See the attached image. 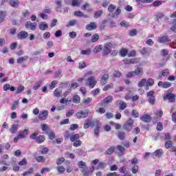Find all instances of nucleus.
Returning <instances> with one entry per match:
<instances>
[{"label": "nucleus", "instance_id": "obj_13", "mask_svg": "<svg viewBox=\"0 0 176 176\" xmlns=\"http://www.w3.org/2000/svg\"><path fill=\"white\" fill-rule=\"evenodd\" d=\"M88 115H89L88 111H80L76 113V116L78 119H80V118H87Z\"/></svg>", "mask_w": 176, "mask_h": 176}, {"label": "nucleus", "instance_id": "obj_36", "mask_svg": "<svg viewBox=\"0 0 176 176\" xmlns=\"http://www.w3.org/2000/svg\"><path fill=\"white\" fill-rule=\"evenodd\" d=\"M144 85H146V79H142L138 84V87H143Z\"/></svg>", "mask_w": 176, "mask_h": 176}, {"label": "nucleus", "instance_id": "obj_24", "mask_svg": "<svg viewBox=\"0 0 176 176\" xmlns=\"http://www.w3.org/2000/svg\"><path fill=\"white\" fill-rule=\"evenodd\" d=\"M101 50H102V45H99L96 46L93 52L94 53H100V52H101Z\"/></svg>", "mask_w": 176, "mask_h": 176}, {"label": "nucleus", "instance_id": "obj_21", "mask_svg": "<svg viewBox=\"0 0 176 176\" xmlns=\"http://www.w3.org/2000/svg\"><path fill=\"white\" fill-rule=\"evenodd\" d=\"M48 27L49 25H47V23H46L45 22H41L39 25V28L42 31H45V30H47Z\"/></svg>", "mask_w": 176, "mask_h": 176}, {"label": "nucleus", "instance_id": "obj_59", "mask_svg": "<svg viewBox=\"0 0 176 176\" xmlns=\"http://www.w3.org/2000/svg\"><path fill=\"white\" fill-rule=\"evenodd\" d=\"M27 164V159L23 158L21 162H19V166H25Z\"/></svg>", "mask_w": 176, "mask_h": 176}, {"label": "nucleus", "instance_id": "obj_27", "mask_svg": "<svg viewBox=\"0 0 176 176\" xmlns=\"http://www.w3.org/2000/svg\"><path fill=\"white\" fill-rule=\"evenodd\" d=\"M156 20H157V21H159V20L163 19V17H164V14H163L162 12H157L155 15Z\"/></svg>", "mask_w": 176, "mask_h": 176}, {"label": "nucleus", "instance_id": "obj_60", "mask_svg": "<svg viewBox=\"0 0 176 176\" xmlns=\"http://www.w3.org/2000/svg\"><path fill=\"white\" fill-rule=\"evenodd\" d=\"M100 36H98V34H94L92 36V42H97Z\"/></svg>", "mask_w": 176, "mask_h": 176}, {"label": "nucleus", "instance_id": "obj_38", "mask_svg": "<svg viewBox=\"0 0 176 176\" xmlns=\"http://www.w3.org/2000/svg\"><path fill=\"white\" fill-rule=\"evenodd\" d=\"M82 3V0H73L72 2V6H79Z\"/></svg>", "mask_w": 176, "mask_h": 176}, {"label": "nucleus", "instance_id": "obj_45", "mask_svg": "<svg viewBox=\"0 0 176 176\" xmlns=\"http://www.w3.org/2000/svg\"><path fill=\"white\" fill-rule=\"evenodd\" d=\"M107 164L104 162H100L98 164V167L96 168V170H100V168H104Z\"/></svg>", "mask_w": 176, "mask_h": 176}, {"label": "nucleus", "instance_id": "obj_49", "mask_svg": "<svg viewBox=\"0 0 176 176\" xmlns=\"http://www.w3.org/2000/svg\"><path fill=\"white\" fill-rule=\"evenodd\" d=\"M120 13H122V10H120V8H118L116 12L113 13L112 16L113 17H115L116 16H119Z\"/></svg>", "mask_w": 176, "mask_h": 176}, {"label": "nucleus", "instance_id": "obj_34", "mask_svg": "<svg viewBox=\"0 0 176 176\" xmlns=\"http://www.w3.org/2000/svg\"><path fill=\"white\" fill-rule=\"evenodd\" d=\"M113 100V97L109 96L104 99L103 104H109V102H111Z\"/></svg>", "mask_w": 176, "mask_h": 176}, {"label": "nucleus", "instance_id": "obj_26", "mask_svg": "<svg viewBox=\"0 0 176 176\" xmlns=\"http://www.w3.org/2000/svg\"><path fill=\"white\" fill-rule=\"evenodd\" d=\"M155 85V81L152 78H148L146 80V86L148 87V86H153Z\"/></svg>", "mask_w": 176, "mask_h": 176}, {"label": "nucleus", "instance_id": "obj_44", "mask_svg": "<svg viewBox=\"0 0 176 176\" xmlns=\"http://www.w3.org/2000/svg\"><path fill=\"white\" fill-rule=\"evenodd\" d=\"M10 6H12V8H16L19 5V1L14 0V1H10Z\"/></svg>", "mask_w": 176, "mask_h": 176}, {"label": "nucleus", "instance_id": "obj_9", "mask_svg": "<svg viewBox=\"0 0 176 176\" xmlns=\"http://www.w3.org/2000/svg\"><path fill=\"white\" fill-rule=\"evenodd\" d=\"M28 134H30V130L25 129L23 131H20L18 135H19V138L23 139L25 138Z\"/></svg>", "mask_w": 176, "mask_h": 176}, {"label": "nucleus", "instance_id": "obj_37", "mask_svg": "<svg viewBox=\"0 0 176 176\" xmlns=\"http://www.w3.org/2000/svg\"><path fill=\"white\" fill-rule=\"evenodd\" d=\"M120 104V109H121L122 111H123V109H126L127 104H126V102H123V101H120L119 102Z\"/></svg>", "mask_w": 176, "mask_h": 176}, {"label": "nucleus", "instance_id": "obj_28", "mask_svg": "<svg viewBox=\"0 0 176 176\" xmlns=\"http://www.w3.org/2000/svg\"><path fill=\"white\" fill-rule=\"evenodd\" d=\"M127 53H129V51L127 50V49L122 48L120 51V54L121 57H126V56L127 55Z\"/></svg>", "mask_w": 176, "mask_h": 176}, {"label": "nucleus", "instance_id": "obj_51", "mask_svg": "<svg viewBox=\"0 0 176 176\" xmlns=\"http://www.w3.org/2000/svg\"><path fill=\"white\" fill-rule=\"evenodd\" d=\"M21 91H24V86H23V85H20L19 87H18L16 94H20V93H21Z\"/></svg>", "mask_w": 176, "mask_h": 176}, {"label": "nucleus", "instance_id": "obj_20", "mask_svg": "<svg viewBox=\"0 0 176 176\" xmlns=\"http://www.w3.org/2000/svg\"><path fill=\"white\" fill-rule=\"evenodd\" d=\"M168 75H170V71L168 69H164L162 72L161 75L160 74L158 79H162V76H168Z\"/></svg>", "mask_w": 176, "mask_h": 176}, {"label": "nucleus", "instance_id": "obj_41", "mask_svg": "<svg viewBox=\"0 0 176 176\" xmlns=\"http://www.w3.org/2000/svg\"><path fill=\"white\" fill-rule=\"evenodd\" d=\"M18 107H19V100H15L11 107L12 111H14V109H16Z\"/></svg>", "mask_w": 176, "mask_h": 176}, {"label": "nucleus", "instance_id": "obj_50", "mask_svg": "<svg viewBox=\"0 0 176 176\" xmlns=\"http://www.w3.org/2000/svg\"><path fill=\"white\" fill-rule=\"evenodd\" d=\"M93 75H94V73L93 72V71H89L85 74L84 78H89V76L91 77L93 76Z\"/></svg>", "mask_w": 176, "mask_h": 176}, {"label": "nucleus", "instance_id": "obj_64", "mask_svg": "<svg viewBox=\"0 0 176 176\" xmlns=\"http://www.w3.org/2000/svg\"><path fill=\"white\" fill-rule=\"evenodd\" d=\"M91 94H92V95H94V96H97V94H100V89H95V90H93L92 91H91Z\"/></svg>", "mask_w": 176, "mask_h": 176}, {"label": "nucleus", "instance_id": "obj_6", "mask_svg": "<svg viewBox=\"0 0 176 176\" xmlns=\"http://www.w3.org/2000/svg\"><path fill=\"white\" fill-rule=\"evenodd\" d=\"M96 124L91 122V119L90 118H87V120H85V122H84V129H89V127H94V125Z\"/></svg>", "mask_w": 176, "mask_h": 176}, {"label": "nucleus", "instance_id": "obj_53", "mask_svg": "<svg viewBox=\"0 0 176 176\" xmlns=\"http://www.w3.org/2000/svg\"><path fill=\"white\" fill-rule=\"evenodd\" d=\"M92 100L93 99L91 98H87L86 99H84L83 103L86 104V105H89V104H90V102H91Z\"/></svg>", "mask_w": 176, "mask_h": 176}, {"label": "nucleus", "instance_id": "obj_1", "mask_svg": "<svg viewBox=\"0 0 176 176\" xmlns=\"http://www.w3.org/2000/svg\"><path fill=\"white\" fill-rule=\"evenodd\" d=\"M144 74V70L142 68L138 67L134 72H129L126 74V78H133V76H138Z\"/></svg>", "mask_w": 176, "mask_h": 176}, {"label": "nucleus", "instance_id": "obj_62", "mask_svg": "<svg viewBox=\"0 0 176 176\" xmlns=\"http://www.w3.org/2000/svg\"><path fill=\"white\" fill-rule=\"evenodd\" d=\"M126 135L124 134V132H120L118 133V138L120 140H123L124 138H125Z\"/></svg>", "mask_w": 176, "mask_h": 176}, {"label": "nucleus", "instance_id": "obj_25", "mask_svg": "<svg viewBox=\"0 0 176 176\" xmlns=\"http://www.w3.org/2000/svg\"><path fill=\"white\" fill-rule=\"evenodd\" d=\"M6 12L5 11H0V24L5 20Z\"/></svg>", "mask_w": 176, "mask_h": 176}, {"label": "nucleus", "instance_id": "obj_19", "mask_svg": "<svg viewBox=\"0 0 176 176\" xmlns=\"http://www.w3.org/2000/svg\"><path fill=\"white\" fill-rule=\"evenodd\" d=\"M97 25L94 22H91L90 24L87 25L86 28L88 31H91V30H96Z\"/></svg>", "mask_w": 176, "mask_h": 176}, {"label": "nucleus", "instance_id": "obj_18", "mask_svg": "<svg viewBox=\"0 0 176 176\" xmlns=\"http://www.w3.org/2000/svg\"><path fill=\"white\" fill-rule=\"evenodd\" d=\"M124 64H136V63H138V59H126L124 60Z\"/></svg>", "mask_w": 176, "mask_h": 176}, {"label": "nucleus", "instance_id": "obj_8", "mask_svg": "<svg viewBox=\"0 0 176 176\" xmlns=\"http://www.w3.org/2000/svg\"><path fill=\"white\" fill-rule=\"evenodd\" d=\"M164 100H168L170 102L175 101V95L174 94H168L164 96Z\"/></svg>", "mask_w": 176, "mask_h": 176}, {"label": "nucleus", "instance_id": "obj_43", "mask_svg": "<svg viewBox=\"0 0 176 176\" xmlns=\"http://www.w3.org/2000/svg\"><path fill=\"white\" fill-rule=\"evenodd\" d=\"M41 86H42V81H38L35 83L33 89H34V90H38L39 89V87H41Z\"/></svg>", "mask_w": 176, "mask_h": 176}, {"label": "nucleus", "instance_id": "obj_4", "mask_svg": "<svg viewBox=\"0 0 176 176\" xmlns=\"http://www.w3.org/2000/svg\"><path fill=\"white\" fill-rule=\"evenodd\" d=\"M94 123H95L94 126H96V128L94 129L95 135L98 137L100 129H101V122H100V120H96L94 122Z\"/></svg>", "mask_w": 176, "mask_h": 176}, {"label": "nucleus", "instance_id": "obj_2", "mask_svg": "<svg viewBox=\"0 0 176 176\" xmlns=\"http://www.w3.org/2000/svg\"><path fill=\"white\" fill-rule=\"evenodd\" d=\"M86 86H89L91 89H94V86L97 85V80L94 76H91L86 80Z\"/></svg>", "mask_w": 176, "mask_h": 176}, {"label": "nucleus", "instance_id": "obj_46", "mask_svg": "<svg viewBox=\"0 0 176 176\" xmlns=\"http://www.w3.org/2000/svg\"><path fill=\"white\" fill-rule=\"evenodd\" d=\"M54 97H60V96H61V91L58 89H56L54 91Z\"/></svg>", "mask_w": 176, "mask_h": 176}, {"label": "nucleus", "instance_id": "obj_39", "mask_svg": "<svg viewBox=\"0 0 176 176\" xmlns=\"http://www.w3.org/2000/svg\"><path fill=\"white\" fill-rule=\"evenodd\" d=\"M113 88V83H111L109 85H107L103 88V91H107V90H109V89Z\"/></svg>", "mask_w": 176, "mask_h": 176}, {"label": "nucleus", "instance_id": "obj_63", "mask_svg": "<svg viewBox=\"0 0 176 176\" xmlns=\"http://www.w3.org/2000/svg\"><path fill=\"white\" fill-rule=\"evenodd\" d=\"M161 54L162 56H168V50L166 49L162 50L161 51Z\"/></svg>", "mask_w": 176, "mask_h": 176}, {"label": "nucleus", "instance_id": "obj_22", "mask_svg": "<svg viewBox=\"0 0 176 176\" xmlns=\"http://www.w3.org/2000/svg\"><path fill=\"white\" fill-rule=\"evenodd\" d=\"M74 16H76V17H85V19L87 18V16L84 15L83 12H82L80 11L74 12Z\"/></svg>", "mask_w": 176, "mask_h": 176}, {"label": "nucleus", "instance_id": "obj_17", "mask_svg": "<svg viewBox=\"0 0 176 176\" xmlns=\"http://www.w3.org/2000/svg\"><path fill=\"white\" fill-rule=\"evenodd\" d=\"M151 116H149L148 114H144L141 118V120H142V122H146V123L151 122Z\"/></svg>", "mask_w": 176, "mask_h": 176}, {"label": "nucleus", "instance_id": "obj_33", "mask_svg": "<svg viewBox=\"0 0 176 176\" xmlns=\"http://www.w3.org/2000/svg\"><path fill=\"white\" fill-rule=\"evenodd\" d=\"M109 78V76L108 74H104L102 77L101 82L103 83V85H105L107 83V80Z\"/></svg>", "mask_w": 176, "mask_h": 176}, {"label": "nucleus", "instance_id": "obj_57", "mask_svg": "<svg viewBox=\"0 0 176 176\" xmlns=\"http://www.w3.org/2000/svg\"><path fill=\"white\" fill-rule=\"evenodd\" d=\"M47 134L50 140H54V137L56 136V135L54 134V132L50 131Z\"/></svg>", "mask_w": 176, "mask_h": 176}, {"label": "nucleus", "instance_id": "obj_40", "mask_svg": "<svg viewBox=\"0 0 176 176\" xmlns=\"http://www.w3.org/2000/svg\"><path fill=\"white\" fill-rule=\"evenodd\" d=\"M36 162H38V163H45V157H43V156H38L36 158Z\"/></svg>", "mask_w": 176, "mask_h": 176}, {"label": "nucleus", "instance_id": "obj_47", "mask_svg": "<svg viewBox=\"0 0 176 176\" xmlns=\"http://www.w3.org/2000/svg\"><path fill=\"white\" fill-rule=\"evenodd\" d=\"M115 9H116V6L111 4L109 8H108V10L109 12H110L111 13H112V12H115Z\"/></svg>", "mask_w": 176, "mask_h": 176}, {"label": "nucleus", "instance_id": "obj_54", "mask_svg": "<svg viewBox=\"0 0 176 176\" xmlns=\"http://www.w3.org/2000/svg\"><path fill=\"white\" fill-rule=\"evenodd\" d=\"M86 67H87L86 63H85V62L79 63L78 68H80V69H83V68H86Z\"/></svg>", "mask_w": 176, "mask_h": 176}, {"label": "nucleus", "instance_id": "obj_30", "mask_svg": "<svg viewBox=\"0 0 176 176\" xmlns=\"http://www.w3.org/2000/svg\"><path fill=\"white\" fill-rule=\"evenodd\" d=\"M78 140H79V135L78 134L72 135L70 136V141H72V142H74L75 141H78Z\"/></svg>", "mask_w": 176, "mask_h": 176}, {"label": "nucleus", "instance_id": "obj_55", "mask_svg": "<svg viewBox=\"0 0 176 176\" xmlns=\"http://www.w3.org/2000/svg\"><path fill=\"white\" fill-rule=\"evenodd\" d=\"M157 118H162L163 116V111L162 110H157L155 113Z\"/></svg>", "mask_w": 176, "mask_h": 176}, {"label": "nucleus", "instance_id": "obj_52", "mask_svg": "<svg viewBox=\"0 0 176 176\" xmlns=\"http://www.w3.org/2000/svg\"><path fill=\"white\" fill-rule=\"evenodd\" d=\"M131 171L133 174H137V173H138V166H133V168H131Z\"/></svg>", "mask_w": 176, "mask_h": 176}, {"label": "nucleus", "instance_id": "obj_58", "mask_svg": "<svg viewBox=\"0 0 176 176\" xmlns=\"http://www.w3.org/2000/svg\"><path fill=\"white\" fill-rule=\"evenodd\" d=\"M57 170L58 173H60V174H63V173L65 171V168H64L63 166H60L57 168Z\"/></svg>", "mask_w": 176, "mask_h": 176}, {"label": "nucleus", "instance_id": "obj_10", "mask_svg": "<svg viewBox=\"0 0 176 176\" xmlns=\"http://www.w3.org/2000/svg\"><path fill=\"white\" fill-rule=\"evenodd\" d=\"M158 86L159 87H162V89H168V87H170L171 86V83H170L169 82H162L160 81L158 82Z\"/></svg>", "mask_w": 176, "mask_h": 176}, {"label": "nucleus", "instance_id": "obj_23", "mask_svg": "<svg viewBox=\"0 0 176 176\" xmlns=\"http://www.w3.org/2000/svg\"><path fill=\"white\" fill-rule=\"evenodd\" d=\"M27 60H28V56H21L17 59V63L21 64V63H24V61H27Z\"/></svg>", "mask_w": 176, "mask_h": 176}, {"label": "nucleus", "instance_id": "obj_11", "mask_svg": "<svg viewBox=\"0 0 176 176\" xmlns=\"http://www.w3.org/2000/svg\"><path fill=\"white\" fill-rule=\"evenodd\" d=\"M28 37V32L22 30L21 31L18 35H17V38H19V39H25V38Z\"/></svg>", "mask_w": 176, "mask_h": 176}, {"label": "nucleus", "instance_id": "obj_29", "mask_svg": "<svg viewBox=\"0 0 176 176\" xmlns=\"http://www.w3.org/2000/svg\"><path fill=\"white\" fill-rule=\"evenodd\" d=\"M163 155V150L162 149H158L154 152V156L156 157H160Z\"/></svg>", "mask_w": 176, "mask_h": 176}, {"label": "nucleus", "instance_id": "obj_31", "mask_svg": "<svg viewBox=\"0 0 176 176\" xmlns=\"http://www.w3.org/2000/svg\"><path fill=\"white\" fill-rule=\"evenodd\" d=\"M45 136L41 135L36 138V141L37 144H41L45 141Z\"/></svg>", "mask_w": 176, "mask_h": 176}, {"label": "nucleus", "instance_id": "obj_32", "mask_svg": "<svg viewBox=\"0 0 176 176\" xmlns=\"http://www.w3.org/2000/svg\"><path fill=\"white\" fill-rule=\"evenodd\" d=\"M73 102H74V104H79V102H80V97L78 95H75L73 97Z\"/></svg>", "mask_w": 176, "mask_h": 176}, {"label": "nucleus", "instance_id": "obj_35", "mask_svg": "<svg viewBox=\"0 0 176 176\" xmlns=\"http://www.w3.org/2000/svg\"><path fill=\"white\" fill-rule=\"evenodd\" d=\"M111 53V50L109 47H107V46L104 45L103 49V56H107V54H109Z\"/></svg>", "mask_w": 176, "mask_h": 176}, {"label": "nucleus", "instance_id": "obj_15", "mask_svg": "<svg viewBox=\"0 0 176 176\" xmlns=\"http://www.w3.org/2000/svg\"><path fill=\"white\" fill-rule=\"evenodd\" d=\"M140 53L143 54V56H149V54L152 53V50H151V48H142Z\"/></svg>", "mask_w": 176, "mask_h": 176}, {"label": "nucleus", "instance_id": "obj_61", "mask_svg": "<svg viewBox=\"0 0 176 176\" xmlns=\"http://www.w3.org/2000/svg\"><path fill=\"white\" fill-rule=\"evenodd\" d=\"M101 14H102V10L97 11L96 12H95V19H98V17H100Z\"/></svg>", "mask_w": 176, "mask_h": 176}, {"label": "nucleus", "instance_id": "obj_42", "mask_svg": "<svg viewBox=\"0 0 176 176\" xmlns=\"http://www.w3.org/2000/svg\"><path fill=\"white\" fill-rule=\"evenodd\" d=\"M91 53V50L90 49L85 50L81 51V54L84 56H89Z\"/></svg>", "mask_w": 176, "mask_h": 176}, {"label": "nucleus", "instance_id": "obj_14", "mask_svg": "<svg viewBox=\"0 0 176 176\" xmlns=\"http://www.w3.org/2000/svg\"><path fill=\"white\" fill-rule=\"evenodd\" d=\"M25 27L28 29H30L32 31H35V30H36V24H34L32 23H31V21H28L25 24Z\"/></svg>", "mask_w": 176, "mask_h": 176}, {"label": "nucleus", "instance_id": "obj_48", "mask_svg": "<svg viewBox=\"0 0 176 176\" xmlns=\"http://www.w3.org/2000/svg\"><path fill=\"white\" fill-rule=\"evenodd\" d=\"M78 167L80 168H82L83 170H85V168H86V163H85L82 161H80V162H78Z\"/></svg>", "mask_w": 176, "mask_h": 176}, {"label": "nucleus", "instance_id": "obj_5", "mask_svg": "<svg viewBox=\"0 0 176 176\" xmlns=\"http://www.w3.org/2000/svg\"><path fill=\"white\" fill-rule=\"evenodd\" d=\"M133 123L134 122L131 118H130L124 124V129L126 130V131H130L133 129Z\"/></svg>", "mask_w": 176, "mask_h": 176}, {"label": "nucleus", "instance_id": "obj_3", "mask_svg": "<svg viewBox=\"0 0 176 176\" xmlns=\"http://www.w3.org/2000/svg\"><path fill=\"white\" fill-rule=\"evenodd\" d=\"M157 41L158 43H168V42H171V38L168 36L162 34Z\"/></svg>", "mask_w": 176, "mask_h": 176}, {"label": "nucleus", "instance_id": "obj_12", "mask_svg": "<svg viewBox=\"0 0 176 176\" xmlns=\"http://www.w3.org/2000/svg\"><path fill=\"white\" fill-rule=\"evenodd\" d=\"M48 115H49V112H47V111L45 110L43 112L39 113L38 119H41V120H46Z\"/></svg>", "mask_w": 176, "mask_h": 176}, {"label": "nucleus", "instance_id": "obj_16", "mask_svg": "<svg viewBox=\"0 0 176 176\" xmlns=\"http://www.w3.org/2000/svg\"><path fill=\"white\" fill-rule=\"evenodd\" d=\"M19 127H20L19 124H13L10 129V133H12V134H16Z\"/></svg>", "mask_w": 176, "mask_h": 176}, {"label": "nucleus", "instance_id": "obj_56", "mask_svg": "<svg viewBox=\"0 0 176 176\" xmlns=\"http://www.w3.org/2000/svg\"><path fill=\"white\" fill-rule=\"evenodd\" d=\"M120 25L121 27L127 28V27H129V22H127L126 21H122L120 22Z\"/></svg>", "mask_w": 176, "mask_h": 176}, {"label": "nucleus", "instance_id": "obj_7", "mask_svg": "<svg viewBox=\"0 0 176 176\" xmlns=\"http://www.w3.org/2000/svg\"><path fill=\"white\" fill-rule=\"evenodd\" d=\"M153 94H155V92H153V91H151L147 94V97L148 98V102H150V104H155V96H153Z\"/></svg>", "mask_w": 176, "mask_h": 176}]
</instances>
